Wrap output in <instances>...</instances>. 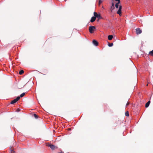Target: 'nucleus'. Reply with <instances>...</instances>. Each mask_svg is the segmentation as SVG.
I'll return each mask as SVG.
<instances>
[{"instance_id":"3","label":"nucleus","mask_w":153,"mask_h":153,"mask_svg":"<svg viewBox=\"0 0 153 153\" xmlns=\"http://www.w3.org/2000/svg\"><path fill=\"white\" fill-rule=\"evenodd\" d=\"M96 28L95 27L93 26H90L89 28V32L91 33H92L93 32V30L94 29H95Z\"/></svg>"},{"instance_id":"2","label":"nucleus","mask_w":153,"mask_h":153,"mask_svg":"<svg viewBox=\"0 0 153 153\" xmlns=\"http://www.w3.org/2000/svg\"><path fill=\"white\" fill-rule=\"evenodd\" d=\"M20 98V97H19V96L17 97L16 99L13 100L10 102V104H13L15 103L19 100Z\"/></svg>"},{"instance_id":"16","label":"nucleus","mask_w":153,"mask_h":153,"mask_svg":"<svg viewBox=\"0 0 153 153\" xmlns=\"http://www.w3.org/2000/svg\"><path fill=\"white\" fill-rule=\"evenodd\" d=\"M34 117H35V118H36V119H37V118H38V116L37 115H36V114H34Z\"/></svg>"},{"instance_id":"19","label":"nucleus","mask_w":153,"mask_h":153,"mask_svg":"<svg viewBox=\"0 0 153 153\" xmlns=\"http://www.w3.org/2000/svg\"><path fill=\"white\" fill-rule=\"evenodd\" d=\"M116 1H117V3H120V0H115Z\"/></svg>"},{"instance_id":"20","label":"nucleus","mask_w":153,"mask_h":153,"mask_svg":"<svg viewBox=\"0 0 153 153\" xmlns=\"http://www.w3.org/2000/svg\"><path fill=\"white\" fill-rule=\"evenodd\" d=\"M129 103L128 102H127L126 104V106L128 105L129 104Z\"/></svg>"},{"instance_id":"10","label":"nucleus","mask_w":153,"mask_h":153,"mask_svg":"<svg viewBox=\"0 0 153 153\" xmlns=\"http://www.w3.org/2000/svg\"><path fill=\"white\" fill-rule=\"evenodd\" d=\"M49 146L50 147L52 150L54 149L55 147V146L53 145H50Z\"/></svg>"},{"instance_id":"18","label":"nucleus","mask_w":153,"mask_h":153,"mask_svg":"<svg viewBox=\"0 0 153 153\" xmlns=\"http://www.w3.org/2000/svg\"><path fill=\"white\" fill-rule=\"evenodd\" d=\"M102 2V0H99V4H100Z\"/></svg>"},{"instance_id":"1","label":"nucleus","mask_w":153,"mask_h":153,"mask_svg":"<svg viewBox=\"0 0 153 153\" xmlns=\"http://www.w3.org/2000/svg\"><path fill=\"white\" fill-rule=\"evenodd\" d=\"M120 3H117L115 5V7L116 8H119V9L117 11V13L120 16H121V9L122 8V6L121 5H120L119 7V4Z\"/></svg>"},{"instance_id":"6","label":"nucleus","mask_w":153,"mask_h":153,"mask_svg":"<svg viewBox=\"0 0 153 153\" xmlns=\"http://www.w3.org/2000/svg\"><path fill=\"white\" fill-rule=\"evenodd\" d=\"M93 43L95 46H97L98 45V42L96 40H94L92 42Z\"/></svg>"},{"instance_id":"9","label":"nucleus","mask_w":153,"mask_h":153,"mask_svg":"<svg viewBox=\"0 0 153 153\" xmlns=\"http://www.w3.org/2000/svg\"><path fill=\"white\" fill-rule=\"evenodd\" d=\"M113 38V36L112 35H110L108 36V39L109 40H111Z\"/></svg>"},{"instance_id":"7","label":"nucleus","mask_w":153,"mask_h":153,"mask_svg":"<svg viewBox=\"0 0 153 153\" xmlns=\"http://www.w3.org/2000/svg\"><path fill=\"white\" fill-rule=\"evenodd\" d=\"M115 9L114 4V3H112L111 6L110 10L111 11H112Z\"/></svg>"},{"instance_id":"21","label":"nucleus","mask_w":153,"mask_h":153,"mask_svg":"<svg viewBox=\"0 0 153 153\" xmlns=\"http://www.w3.org/2000/svg\"><path fill=\"white\" fill-rule=\"evenodd\" d=\"M71 128H68V130H71Z\"/></svg>"},{"instance_id":"14","label":"nucleus","mask_w":153,"mask_h":153,"mask_svg":"<svg viewBox=\"0 0 153 153\" xmlns=\"http://www.w3.org/2000/svg\"><path fill=\"white\" fill-rule=\"evenodd\" d=\"M113 45V43H109L108 44V46L111 47H112Z\"/></svg>"},{"instance_id":"17","label":"nucleus","mask_w":153,"mask_h":153,"mask_svg":"<svg viewBox=\"0 0 153 153\" xmlns=\"http://www.w3.org/2000/svg\"><path fill=\"white\" fill-rule=\"evenodd\" d=\"M10 153H15V152L14 150H13L12 149H11L10 150Z\"/></svg>"},{"instance_id":"4","label":"nucleus","mask_w":153,"mask_h":153,"mask_svg":"<svg viewBox=\"0 0 153 153\" xmlns=\"http://www.w3.org/2000/svg\"><path fill=\"white\" fill-rule=\"evenodd\" d=\"M94 17H95L96 18H97L98 19H100L101 18V17L99 14H98L97 13L94 12Z\"/></svg>"},{"instance_id":"13","label":"nucleus","mask_w":153,"mask_h":153,"mask_svg":"<svg viewBox=\"0 0 153 153\" xmlns=\"http://www.w3.org/2000/svg\"><path fill=\"white\" fill-rule=\"evenodd\" d=\"M25 94V93H23L22 94L20 95V96H19L20 97H23Z\"/></svg>"},{"instance_id":"22","label":"nucleus","mask_w":153,"mask_h":153,"mask_svg":"<svg viewBox=\"0 0 153 153\" xmlns=\"http://www.w3.org/2000/svg\"><path fill=\"white\" fill-rule=\"evenodd\" d=\"M140 22H142V21H141V20H140Z\"/></svg>"},{"instance_id":"15","label":"nucleus","mask_w":153,"mask_h":153,"mask_svg":"<svg viewBox=\"0 0 153 153\" xmlns=\"http://www.w3.org/2000/svg\"><path fill=\"white\" fill-rule=\"evenodd\" d=\"M125 114L126 116H129V114L128 112V111L126 112L125 113Z\"/></svg>"},{"instance_id":"12","label":"nucleus","mask_w":153,"mask_h":153,"mask_svg":"<svg viewBox=\"0 0 153 153\" xmlns=\"http://www.w3.org/2000/svg\"><path fill=\"white\" fill-rule=\"evenodd\" d=\"M24 71L23 70H21L19 71V73L20 75H21L24 73Z\"/></svg>"},{"instance_id":"5","label":"nucleus","mask_w":153,"mask_h":153,"mask_svg":"<svg viewBox=\"0 0 153 153\" xmlns=\"http://www.w3.org/2000/svg\"><path fill=\"white\" fill-rule=\"evenodd\" d=\"M136 33L137 34H140L142 33L141 30L139 28H136Z\"/></svg>"},{"instance_id":"8","label":"nucleus","mask_w":153,"mask_h":153,"mask_svg":"<svg viewBox=\"0 0 153 153\" xmlns=\"http://www.w3.org/2000/svg\"><path fill=\"white\" fill-rule=\"evenodd\" d=\"M96 20V18L94 16H93L91 17V19L90 20V22H94Z\"/></svg>"},{"instance_id":"11","label":"nucleus","mask_w":153,"mask_h":153,"mask_svg":"<svg viewBox=\"0 0 153 153\" xmlns=\"http://www.w3.org/2000/svg\"><path fill=\"white\" fill-rule=\"evenodd\" d=\"M150 103V101H149L146 104L145 107L146 108H147L149 107Z\"/></svg>"}]
</instances>
